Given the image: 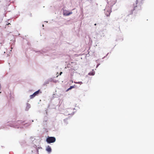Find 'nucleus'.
Wrapping results in <instances>:
<instances>
[{"instance_id":"obj_1","label":"nucleus","mask_w":154,"mask_h":154,"mask_svg":"<svg viewBox=\"0 0 154 154\" xmlns=\"http://www.w3.org/2000/svg\"><path fill=\"white\" fill-rule=\"evenodd\" d=\"M106 15L107 16H109L111 12V8L109 6H106L104 9Z\"/></svg>"},{"instance_id":"obj_2","label":"nucleus","mask_w":154,"mask_h":154,"mask_svg":"<svg viewBox=\"0 0 154 154\" xmlns=\"http://www.w3.org/2000/svg\"><path fill=\"white\" fill-rule=\"evenodd\" d=\"M72 14V12H69L68 11L63 10V14L64 15L66 16H69Z\"/></svg>"},{"instance_id":"obj_3","label":"nucleus","mask_w":154,"mask_h":154,"mask_svg":"<svg viewBox=\"0 0 154 154\" xmlns=\"http://www.w3.org/2000/svg\"><path fill=\"white\" fill-rule=\"evenodd\" d=\"M116 2V0H110L108 1V3L110 6H112L113 5L115 4Z\"/></svg>"},{"instance_id":"obj_4","label":"nucleus","mask_w":154,"mask_h":154,"mask_svg":"<svg viewBox=\"0 0 154 154\" xmlns=\"http://www.w3.org/2000/svg\"><path fill=\"white\" fill-rule=\"evenodd\" d=\"M138 0H137V1L136 2V5H133V7H134V8L133 9H132L131 10V12L130 13V14H132L133 13V11L135 10V9L136 8V7H138V5H137V2H138Z\"/></svg>"},{"instance_id":"obj_5","label":"nucleus","mask_w":154,"mask_h":154,"mask_svg":"<svg viewBox=\"0 0 154 154\" xmlns=\"http://www.w3.org/2000/svg\"><path fill=\"white\" fill-rule=\"evenodd\" d=\"M95 72L94 69H93L91 72H89L88 75L90 76H93L95 74Z\"/></svg>"},{"instance_id":"obj_6","label":"nucleus","mask_w":154,"mask_h":154,"mask_svg":"<svg viewBox=\"0 0 154 154\" xmlns=\"http://www.w3.org/2000/svg\"><path fill=\"white\" fill-rule=\"evenodd\" d=\"M39 92V91L38 90L36 92H35L34 93V95H35V96H36V95H37L38 94Z\"/></svg>"},{"instance_id":"obj_7","label":"nucleus","mask_w":154,"mask_h":154,"mask_svg":"<svg viewBox=\"0 0 154 154\" xmlns=\"http://www.w3.org/2000/svg\"><path fill=\"white\" fill-rule=\"evenodd\" d=\"M23 122H22L21 121H17L16 122L17 123L19 124H22L23 123Z\"/></svg>"},{"instance_id":"obj_8","label":"nucleus","mask_w":154,"mask_h":154,"mask_svg":"<svg viewBox=\"0 0 154 154\" xmlns=\"http://www.w3.org/2000/svg\"><path fill=\"white\" fill-rule=\"evenodd\" d=\"M30 99H32L35 97V95H34V94L32 95H30Z\"/></svg>"},{"instance_id":"obj_9","label":"nucleus","mask_w":154,"mask_h":154,"mask_svg":"<svg viewBox=\"0 0 154 154\" xmlns=\"http://www.w3.org/2000/svg\"><path fill=\"white\" fill-rule=\"evenodd\" d=\"M38 52L39 53H42V54H43V53H45L43 51H38Z\"/></svg>"},{"instance_id":"obj_10","label":"nucleus","mask_w":154,"mask_h":154,"mask_svg":"<svg viewBox=\"0 0 154 154\" xmlns=\"http://www.w3.org/2000/svg\"><path fill=\"white\" fill-rule=\"evenodd\" d=\"M100 65V63H98L97 64L96 66V68H97L99 66V65Z\"/></svg>"},{"instance_id":"obj_11","label":"nucleus","mask_w":154,"mask_h":154,"mask_svg":"<svg viewBox=\"0 0 154 154\" xmlns=\"http://www.w3.org/2000/svg\"><path fill=\"white\" fill-rule=\"evenodd\" d=\"M46 141L48 143V137L46 139Z\"/></svg>"},{"instance_id":"obj_12","label":"nucleus","mask_w":154,"mask_h":154,"mask_svg":"<svg viewBox=\"0 0 154 154\" xmlns=\"http://www.w3.org/2000/svg\"><path fill=\"white\" fill-rule=\"evenodd\" d=\"M46 150L47 151H48V147H47L46 148Z\"/></svg>"},{"instance_id":"obj_13","label":"nucleus","mask_w":154,"mask_h":154,"mask_svg":"<svg viewBox=\"0 0 154 154\" xmlns=\"http://www.w3.org/2000/svg\"><path fill=\"white\" fill-rule=\"evenodd\" d=\"M62 72H61L60 73V75H61V74H62Z\"/></svg>"},{"instance_id":"obj_14","label":"nucleus","mask_w":154,"mask_h":154,"mask_svg":"<svg viewBox=\"0 0 154 154\" xmlns=\"http://www.w3.org/2000/svg\"><path fill=\"white\" fill-rule=\"evenodd\" d=\"M9 24H10V23H9L8 24H7V25H8Z\"/></svg>"},{"instance_id":"obj_15","label":"nucleus","mask_w":154,"mask_h":154,"mask_svg":"<svg viewBox=\"0 0 154 154\" xmlns=\"http://www.w3.org/2000/svg\"><path fill=\"white\" fill-rule=\"evenodd\" d=\"M58 76H59V75L58 74V75L57 76V77Z\"/></svg>"},{"instance_id":"obj_16","label":"nucleus","mask_w":154,"mask_h":154,"mask_svg":"<svg viewBox=\"0 0 154 154\" xmlns=\"http://www.w3.org/2000/svg\"><path fill=\"white\" fill-rule=\"evenodd\" d=\"M106 56H104V57H103V59Z\"/></svg>"},{"instance_id":"obj_17","label":"nucleus","mask_w":154,"mask_h":154,"mask_svg":"<svg viewBox=\"0 0 154 154\" xmlns=\"http://www.w3.org/2000/svg\"><path fill=\"white\" fill-rule=\"evenodd\" d=\"M108 54H109V53H108L106 54V56H107V55H108Z\"/></svg>"},{"instance_id":"obj_18","label":"nucleus","mask_w":154,"mask_h":154,"mask_svg":"<svg viewBox=\"0 0 154 154\" xmlns=\"http://www.w3.org/2000/svg\"><path fill=\"white\" fill-rule=\"evenodd\" d=\"M108 54H109V53H108L106 54V56H107V55H108Z\"/></svg>"},{"instance_id":"obj_19","label":"nucleus","mask_w":154,"mask_h":154,"mask_svg":"<svg viewBox=\"0 0 154 154\" xmlns=\"http://www.w3.org/2000/svg\"><path fill=\"white\" fill-rule=\"evenodd\" d=\"M42 26H43V27H44V25L43 24V25H42Z\"/></svg>"},{"instance_id":"obj_20","label":"nucleus","mask_w":154,"mask_h":154,"mask_svg":"<svg viewBox=\"0 0 154 154\" xmlns=\"http://www.w3.org/2000/svg\"><path fill=\"white\" fill-rule=\"evenodd\" d=\"M96 25V24H95L94 25Z\"/></svg>"}]
</instances>
